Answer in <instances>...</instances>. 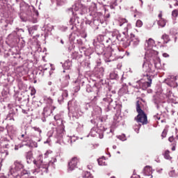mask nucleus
<instances>
[{
	"label": "nucleus",
	"instance_id": "obj_32",
	"mask_svg": "<svg viewBox=\"0 0 178 178\" xmlns=\"http://www.w3.org/2000/svg\"><path fill=\"white\" fill-rule=\"evenodd\" d=\"M95 88H97V87H95V85H94L93 87H91V85H90V84H88L86 86L87 92H92V91H94V90H95Z\"/></svg>",
	"mask_w": 178,
	"mask_h": 178
},
{
	"label": "nucleus",
	"instance_id": "obj_4",
	"mask_svg": "<svg viewBox=\"0 0 178 178\" xmlns=\"http://www.w3.org/2000/svg\"><path fill=\"white\" fill-rule=\"evenodd\" d=\"M33 163L37 166L38 168L35 169L33 173H38L40 170L43 173H48V164L44 163V161H42V155L40 154L38 157V160H33Z\"/></svg>",
	"mask_w": 178,
	"mask_h": 178
},
{
	"label": "nucleus",
	"instance_id": "obj_10",
	"mask_svg": "<svg viewBox=\"0 0 178 178\" xmlns=\"http://www.w3.org/2000/svg\"><path fill=\"white\" fill-rule=\"evenodd\" d=\"M124 44V47H130V45H131V47L136 48V47H138L140 44V38L131 33L130 40H127V42Z\"/></svg>",
	"mask_w": 178,
	"mask_h": 178
},
{
	"label": "nucleus",
	"instance_id": "obj_40",
	"mask_svg": "<svg viewBox=\"0 0 178 178\" xmlns=\"http://www.w3.org/2000/svg\"><path fill=\"white\" fill-rule=\"evenodd\" d=\"M164 158H165V159H168L169 161H170V159H172V157H170V155H169V151L168 150L165 152Z\"/></svg>",
	"mask_w": 178,
	"mask_h": 178
},
{
	"label": "nucleus",
	"instance_id": "obj_63",
	"mask_svg": "<svg viewBox=\"0 0 178 178\" xmlns=\"http://www.w3.org/2000/svg\"><path fill=\"white\" fill-rule=\"evenodd\" d=\"M3 130H5V128L0 127V133H2V131H3Z\"/></svg>",
	"mask_w": 178,
	"mask_h": 178
},
{
	"label": "nucleus",
	"instance_id": "obj_9",
	"mask_svg": "<svg viewBox=\"0 0 178 178\" xmlns=\"http://www.w3.org/2000/svg\"><path fill=\"white\" fill-rule=\"evenodd\" d=\"M68 109L69 111H72V113H69L70 118H74L75 119H79L80 118V115H81V113H78L77 111V104H76V102L74 100L68 102Z\"/></svg>",
	"mask_w": 178,
	"mask_h": 178
},
{
	"label": "nucleus",
	"instance_id": "obj_12",
	"mask_svg": "<svg viewBox=\"0 0 178 178\" xmlns=\"http://www.w3.org/2000/svg\"><path fill=\"white\" fill-rule=\"evenodd\" d=\"M89 136L91 137H97L98 136L99 138H104V130L95 127L92 128L88 137Z\"/></svg>",
	"mask_w": 178,
	"mask_h": 178
},
{
	"label": "nucleus",
	"instance_id": "obj_38",
	"mask_svg": "<svg viewBox=\"0 0 178 178\" xmlns=\"http://www.w3.org/2000/svg\"><path fill=\"white\" fill-rule=\"evenodd\" d=\"M140 128H141V124H135L134 126V129L136 133H137V134L139 133Z\"/></svg>",
	"mask_w": 178,
	"mask_h": 178
},
{
	"label": "nucleus",
	"instance_id": "obj_30",
	"mask_svg": "<svg viewBox=\"0 0 178 178\" xmlns=\"http://www.w3.org/2000/svg\"><path fill=\"white\" fill-rule=\"evenodd\" d=\"M74 92H79L80 91V81L79 80L74 82Z\"/></svg>",
	"mask_w": 178,
	"mask_h": 178
},
{
	"label": "nucleus",
	"instance_id": "obj_26",
	"mask_svg": "<svg viewBox=\"0 0 178 178\" xmlns=\"http://www.w3.org/2000/svg\"><path fill=\"white\" fill-rule=\"evenodd\" d=\"M67 95H68L67 90H63L61 94V96L58 97V102H63V99L67 98Z\"/></svg>",
	"mask_w": 178,
	"mask_h": 178
},
{
	"label": "nucleus",
	"instance_id": "obj_57",
	"mask_svg": "<svg viewBox=\"0 0 178 178\" xmlns=\"http://www.w3.org/2000/svg\"><path fill=\"white\" fill-rule=\"evenodd\" d=\"M163 58H169V54H168L167 53H163Z\"/></svg>",
	"mask_w": 178,
	"mask_h": 178
},
{
	"label": "nucleus",
	"instance_id": "obj_49",
	"mask_svg": "<svg viewBox=\"0 0 178 178\" xmlns=\"http://www.w3.org/2000/svg\"><path fill=\"white\" fill-rule=\"evenodd\" d=\"M120 92H122V94H127V91L126 90V88H122L120 90Z\"/></svg>",
	"mask_w": 178,
	"mask_h": 178
},
{
	"label": "nucleus",
	"instance_id": "obj_2",
	"mask_svg": "<svg viewBox=\"0 0 178 178\" xmlns=\"http://www.w3.org/2000/svg\"><path fill=\"white\" fill-rule=\"evenodd\" d=\"M112 96L111 95H107L106 98H104L103 100L101 102L102 107L97 106L95 108V112L96 113V115H101L102 113V109L106 111V112H109L111 111V105L112 102H113V99H111Z\"/></svg>",
	"mask_w": 178,
	"mask_h": 178
},
{
	"label": "nucleus",
	"instance_id": "obj_61",
	"mask_svg": "<svg viewBox=\"0 0 178 178\" xmlns=\"http://www.w3.org/2000/svg\"><path fill=\"white\" fill-rule=\"evenodd\" d=\"M172 1H174V2H175V3H174V6H178V1H177V0H172Z\"/></svg>",
	"mask_w": 178,
	"mask_h": 178
},
{
	"label": "nucleus",
	"instance_id": "obj_52",
	"mask_svg": "<svg viewBox=\"0 0 178 178\" xmlns=\"http://www.w3.org/2000/svg\"><path fill=\"white\" fill-rule=\"evenodd\" d=\"M122 23L120 24V26H122L124 23H127V20L126 19H121Z\"/></svg>",
	"mask_w": 178,
	"mask_h": 178
},
{
	"label": "nucleus",
	"instance_id": "obj_8",
	"mask_svg": "<svg viewBox=\"0 0 178 178\" xmlns=\"http://www.w3.org/2000/svg\"><path fill=\"white\" fill-rule=\"evenodd\" d=\"M21 137L24 139L22 140V145H19V148H22V147H28L29 148H37V147H38L37 143L30 139V138L27 136L26 132L25 134H22Z\"/></svg>",
	"mask_w": 178,
	"mask_h": 178
},
{
	"label": "nucleus",
	"instance_id": "obj_46",
	"mask_svg": "<svg viewBox=\"0 0 178 178\" xmlns=\"http://www.w3.org/2000/svg\"><path fill=\"white\" fill-rule=\"evenodd\" d=\"M172 17H177V16H178V11H177V10H174L172 12Z\"/></svg>",
	"mask_w": 178,
	"mask_h": 178
},
{
	"label": "nucleus",
	"instance_id": "obj_14",
	"mask_svg": "<svg viewBox=\"0 0 178 178\" xmlns=\"http://www.w3.org/2000/svg\"><path fill=\"white\" fill-rule=\"evenodd\" d=\"M154 65L152 64L149 63L148 61L144 60L143 64V70L146 73V74H148V73H152L154 72Z\"/></svg>",
	"mask_w": 178,
	"mask_h": 178
},
{
	"label": "nucleus",
	"instance_id": "obj_64",
	"mask_svg": "<svg viewBox=\"0 0 178 178\" xmlns=\"http://www.w3.org/2000/svg\"><path fill=\"white\" fill-rule=\"evenodd\" d=\"M88 168H89V170H91V169H92V165H88Z\"/></svg>",
	"mask_w": 178,
	"mask_h": 178
},
{
	"label": "nucleus",
	"instance_id": "obj_54",
	"mask_svg": "<svg viewBox=\"0 0 178 178\" xmlns=\"http://www.w3.org/2000/svg\"><path fill=\"white\" fill-rule=\"evenodd\" d=\"M161 137H163V138H165V137H166V130H163L162 134H161Z\"/></svg>",
	"mask_w": 178,
	"mask_h": 178
},
{
	"label": "nucleus",
	"instance_id": "obj_58",
	"mask_svg": "<svg viewBox=\"0 0 178 178\" xmlns=\"http://www.w3.org/2000/svg\"><path fill=\"white\" fill-rule=\"evenodd\" d=\"M175 139L173 138V136H171V137H170L169 138H168V140L170 141V143H173V140H174Z\"/></svg>",
	"mask_w": 178,
	"mask_h": 178
},
{
	"label": "nucleus",
	"instance_id": "obj_15",
	"mask_svg": "<svg viewBox=\"0 0 178 178\" xmlns=\"http://www.w3.org/2000/svg\"><path fill=\"white\" fill-rule=\"evenodd\" d=\"M77 163H79V159L74 157L68 163L67 172H73L75 168H77Z\"/></svg>",
	"mask_w": 178,
	"mask_h": 178
},
{
	"label": "nucleus",
	"instance_id": "obj_55",
	"mask_svg": "<svg viewBox=\"0 0 178 178\" xmlns=\"http://www.w3.org/2000/svg\"><path fill=\"white\" fill-rule=\"evenodd\" d=\"M106 44H111V42H112V40L111 39V38H108V39H106Z\"/></svg>",
	"mask_w": 178,
	"mask_h": 178
},
{
	"label": "nucleus",
	"instance_id": "obj_22",
	"mask_svg": "<svg viewBox=\"0 0 178 178\" xmlns=\"http://www.w3.org/2000/svg\"><path fill=\"white\" fill-rule=\"evenodd\" d=\"M154 102L156 105L157 109H159V105H161V104H165V101H163V99L159 97H156L154 100Z\"/></svg>",
	"mask_w": 178,
	"mask_h": 178
},
{
	"label": "nucleus",
	"instance_id": "obj_34",
	"mask_svg": "<svg viewBox=\"0 0 178 178\" xmlns=\"http://www.w3.org/2000/svg\"><path fill=\"white\" fill-rule=\"evenodd\" d=\"M162 40L164 41V44H168L169 41H170V39L169 38V35L164 34L161 37Z\"/></svg>",
	"mask_w": 178,
	"mask_h": 178
},
{
	"label": "nucleus",
	"instance_id": "obj_18",
	"mask_svg": "<svg viewBox=\"0 0 178 178\" xmlns=\"http://www.w3.org/2000/svg\"><path fill=\"white\" fill-rule=\"evenodd\" d=\"M77 139H78V138L74 136H67L66 138H64L63 139V141L64 144H70V145H72V144H73V143H75Z\"/></svg>",
	"mask_w": 178,
	"mask_h": 178
},
{
	"label": "nucleus",
	"instance_id": "obj_19",
	"mask_svg": "<svg viewBox=\"0 0 178 178\" xmlns=\"http://www.w3.org/2000/svg\"><path fill=\"white\" fill-rule=\"evenodd\" d=\"M69 23L71 26H77V24H80V19L79 18V15H76V14L73 15L72 18L70 19Z\"/></svg>",
	"mask_w": 178,
	"mask_h": 178
},
{
	"label": "nucleus",
	"instance_id": "obj_20",
	"mask_svg": "<svg viewBox=\"0 0 178 178\" xmlns=\"http://www.w3.org/2000/svg\"><path fill=\"white\" fill-rule=\"evenodd\" d=\"M43 101L44 104H46L47 106H53L52 104H54V100L51 97L44 96Z\"/></svg>",
	"mask_w": 178,
	"mask_h": 178
},
{
	"label": "nucleus",
	"instance_id": "obj_53",
	"mask_svg": "<svg viewBox=\"0 0 178 178\" xmlns=\"http://www.w3.org/2000/svg\"><path fill=\"white\" fill-rule=\"evenodd\" d=\"M154 119H155V120H159V119H161V116H159V115H154Z\"/></svg>",
	"mask_w": 178,
	"mask_h": 178
},
{
	"label": "nucleus",
	"instance_id": "obj_28",
	"mask_svg": "<svg viewBox=\"0 0 178 178\" xmlns=\"http://www.w3.org/2000/svg\"><path fill=\"white\" fill-rule=\"evenodd\" d=\"M110 79L111 80H119V74L116 72H112L110 73Z\"/></svg>",
	"mask_w": 178,
	"mask_h": 178
},
{
	"label": "nucleus",
	"instance_id": "obj_41",
	"mask_svg": "<svg viewBox=\"0 0 178 178\" xmlns=\"http://www.w3.org/2000/svg\"><path fill=\"white\" fill-rule=\"evenodd\" d=\"M118 138L121 141H126V140H127L126 138V135L124 134H122V135L118 136Z\"/></svg>",
	"mask_w": 178,
	"mask_h": 178
},
{
	"label": "nucleus",
	"instance_id": "obj_3",
	"mask_svg": "<svg viewBox=\"0 0 178 178\" xmlns=\"http://www.w3.org/2000/svg\"><path fill=\"white\" fill-rule=\"evenodd\" d=\"M24 168V165L22 163V161H16L14 163V165L10 168L8 172V176L10 178L17 177L19 172H22Z\"/></svg>",
	"mask_w": 178,
	"mask_h": 178
},
{
	"label": "nucleus",
	"instance_id": "obj_31",
	"mask_svg": "<svg viewBox=\"0 0 178 178\" xmlns=\"http://www.w3.org/2000/svg\"><path fill=\"white\" fill-rule=\"evenodd\" d=\"M158 24L160 27H165V26H166V20L163 18L160 19L158 22Z\"/></svg>",
	"mask_w": 178,
	"mask_h": 178
},
{
	"label": "nucleus",
	"instance_id": "obj_1",
	"mask_svg": "<svg viewBox=\"0 0 178 178\" xmlns=\"http://www.w3.org/2000/svg\"><path fill=\"white\" fill-rule=\"evenodd\" d=\"M104 61L108 63L109 62H113L116 59H122L124 56V50L119 47L112 49V47H108L106 51L104 54Z\"/></svg>",
	"mask_w": 178,
	"mask_h": 178
},
{
	"label": "nucleus",
	"instance_id": "obj_25",
	"mask_svg": "<svg viewBox=\"0 0 178 178\" xmlns=\"http://www.w3.org/2000/svg\"><path fill=\"white\" fill-rule=\"evenodd\" d=\"M152 173V168H151L150 166H146L145 168H144V175L145 176H151Z\"/></svg>",
	"mask_w": 178,
	"mask_h": 178
},
{
	"label": "nucleus",
	"instance_id": "obj_45",
	"mask_svg": "<svg viewBox=\"0 0 178 178\" xmlns=\"http://www.w3.org/2000/svg\"><path fill=\"white\" fill-rule=\"evenodd\" d=\"M136 27H142L143 26V22L140 19L137 20L136 23Z\"/></svg>",
	"mask_w": 178,
	"mask_h": 178
},
{
	"label": "nucleus",
	"instance_id": "obj_42",
	"mask_svg": "<svg viewBox=\"0 0 178 178\" xmlns=\"http://www.w3.org/2000/svg\"><path fill=\"white\" fill-rule=\"evenodd\" d=\"M28 30L30 35H33V34H34V31H35V26L30 27L29 28Z\"/></svg>",
	"mask_w": 178,
	"mask_h": 178
},
{
	"label": "nucleus",
	"instance_id": "obj_16",
	"mask_svg": "<svg viewBox=\"0 0 178 178\" xmlns=\"http://www.w3.org/2000/svg\"><path fill=\"white\" fill-rule=\"evenodd\" d=\"M110 38L111 39L112 42H116L117 41H124V40L122 38L120 33H119V31L118 30L112 32L111 37H110Z\"/></svg>",
	"mask_w": 178,
	"mask_h": 178
},
{
	"label": "nucleus",
	"instance_id": "obj_6",
	"mask_svg": "<svg viewBox=\"0 0 178 178\" xmlns=\"http://www.w3.org/2000/svg\"><path fill=\"white\" fill-rule=\"evenodd\" d=\"M136 112H138V115L135 118V120L138 123H142V124H147L148 123V120L147 119V114L141 109L138 102L136 104Z\"/></svg>",
	"mask_w": 178,
	"mask_h": 178
},
{
	"label": "nucleus",
	"instance_id": "obj_5",
	"mask_svg": "<svg viewBox=\"0 0 178 178\" xmlns=\"http://www.w3.org/2000/svg\"><path fill=\"white\" fill-rule=\"evenodd\" d=\"M154 44H155V42L152 38H149L148 40L145 42V49L146 51L145 52L146 56L154 58V56H155L156 55H158V51L152 49V48H154Z\"/></svg>",
	"mask_w": 178,
	"mask_h": 178
},
{
	"label": "nucleus",
	"instance_id": "obj_43",
	"mask_svg": "<svg viewBox=\"0 0 178 178\" xmlns=\"http://www.w3.org/2000/svg\"><path fill=\"white\" fill-rule=\"evenodd\" d=\"M72 58H73V59H79V58H80V55H79V53L78 52H74L73 54H72Z\"/></svg>",
	"mask_w": 178,
	"mask_h": 178
},
{
	"label": "nucleus",
	"instance_id": "obj_35",
	"mask_svg": "<svg viewBox=\"0 0 178 178\" xmlns=\"http://www.w3.org/2000/svg\"><path fill=\"white\" fill-rule=\"evenodd\" d=\"M51 1H56L57 6H63V5H65V3H66V0H51Z\"/></svg>",
	"mask_w": 178,
	"mask_h": 178
},
{
	"label": "nucleus",
	"instance_id": "obj_27",
	"mask_svg": "<svg viewBox=\"0 0 178 178\" xmlns=\"http://www.w3.org/2000/svg\"><path fill=\"white\" fill-rule=\"evenodd\" d=\"M69 80H70V76L66 75L65 79L62 81V87H67V86H69Z\"/></svg>",
	"mask_w": 178,
	"mask_h": 178
},
{
	"label": "nucleus",
	"instance_id": "obj_51",
	"mask_svg": "<svg viewBox=\"0 0 178 178\" xmlns=\"http://www.w3.org/2000/svg\"><path fill=\"white\" fill-rule=\"evenodd\" d=\"M76 44H78V45H83V40H81V39H77Z\"/></svg>",
	"mask_w": 178,
	"mask_h": 178
},
{
	"label": "nucleus",
	"instance_id": "obj_44",
	"mask_svg": "<svg viewBox=\"0 0 178 178\" xmlns=\"http://www.w3.org/2000/svg\"><path fill=\"white\" fill-rule=\"evenodd\" d=\"M33 105L35 106V108H38V107L41 106V103H40V102L35 101V102H33Z\"/></svg>",
	"mask_w": 178,
	"mask_h": 178
},
{
	"label": "nucleus",
	"instance_id": "obj_24",
	"mask_svg": "<svg viewBox=\"0 0 178 178\" xmlns=\"http://www.w3.org/2000/svg\"><path fill=\"white\" fill-rule=\"evenodd\" d=\"M26 158L27 163H31L32 162H34V159L33 158V153H31V152H29L26 154Z\"/></svg>",
	"mask_w": 178,
	"mask_h": 178
},
{
	"label": "nucleus",
	"instance_id": "obj_37",
	"mask_svg": "<svg viewBox=\"0 0 178 178\" xmlns=\"http://www.w3.org/2000/svg\"><path fill=\"white\" fill-rule=\"evenodd\" d=\"M170 177H177L178 175L177 172L175 170H171L168 173Z\"/></svg>",
	"mask_w": 178,
	"mask_h": 178
},
{
	"label": "nucleus",
	"instance_id": "obj_39",
	"mask_svg": "<svg viewBox=\"0 0 178 178\" xmlns=\"http://www.w3.org/2000/svg\"><path fill=\"white\" fill-rule=\"evenodd\" d=\"M95 9H97V4H95V3H91L89 7V10L90 11H92V10H95Z\"/></svg>",
	"mask_w": 178,
	"mask_h": 178
},
{
	"label": "nucleus",
	"instance_id": "obj_56",
	"mask_svg": "<svg viewBox=\"0 0 178 178\" xmlns=\"http://www.w3.org/2000/svg\"><path fill=\"white\" fill-rule=\"evenodd\" d=\"M35 95V89H32L31 92V95Z\"/></svg>",
	"mask_w": 178,
	"mask_h": 178
},
{
	"label": "nucleus",
	"instance_id": "obj_17",
	"mask_svg": "<svg viewBox=\"0 0 178 178\" xmlns=\"http://www.w3.org/2000/svg\"><path fill=\"white\" fill-rule=\"evenodd\" d=\"M54 109H55V106H46L43 108V116H44V118H48V116H50V115L52 113V111H54Z\"/></svg>",
	"mask_w": 178,
	"mask_h": 178
},
{
	"label": "nucleus",
	"instance_id": "obj_62",
	"mask_svg": "<svg viewBox=\"0 0 178 178\" xmlns=\"http://www.w3.org/2000/svg\"><path fill=\"white\" fill-rule=\"evenodd\" d=\"M158 16H159V19H162V11H160Z\"/></svg>",
	"mask_w": 178,
	"mask_h": 178
},
{
	"label": "nucleus",
	"instance_id": "obj_36",
	"mask_svg": "<svg viewBox=\"0 0 178 178\" xmlns=\"http://www.w3.org/2000/svg\"><path fill=\"white\" fill-rule=\"evenodd\" d=\"M83 178H94V176H92V175L91 174V172H85L83 175Z\"/></svg>",
	"mask_w": 178,
	"mask_h": 178
},
{
	"label": "nucleus",
	"instance_id": "obj_60",
	"mask_svg": "<svg viewBox=\"0 0 178 178\" xmlns=\"http://www.w3.org/2000/svg\"><path fill=\"white\" fill-rule=\"evenodd\" d=\"M111 5H113L114 6H116L118 3H116V0H115L114 2L111 1Z\"/></svg>",
	"mask_w": 178,
	"mask_h": 178
},
{
	"label": "nucleus",
	"instance_id": "obj_50",
	"mask_svg": "<svg viewBox=\"0 0 178 178\" xmlns=\"http://www.w3.org/2000/svg\"><path fill=\"white\" fill-rule=\"evenodd\" d=\"M54 120H60V114H57L54 116Z\"/></svg>",
	"mask_w": 178,
	"mask_h": 178
},
{
	"label": "nucleus",
	"instance_id": "obj_21",
	"mask_svg": "<svg viewBox=\"0 0 178 178\" xmlns=\"http://www.w3.org/2000/svg\"><path fill=\"white\" fill-rule=\"evenodd\" d=\"M165 96L167 97L170 102H173L175 101V95H173L172 91H170V90H167Z\"/></svg>",
	"mask_w": 178,
	"mask_h": 178
},
{
	"label": "nucleus",
	"instance_id": "obj_48",
	"mask_svg": "<svg viewBox=\"0 0 178 178\" xmlns=\"http://www.w3.org/2000/svg\"><path fill=\"white\" fill-rule=\"evenodd\" d=\"M33 130H35V131H38V133H40V134H41V133H42V131H41L40 129V128L37 127H33Z\"/></svg>",
	"mask_w": 178,
	"mask_h": 178
},
{
	"label": "nucleus",
	"instance_id": "obj_11",
	"mask_svg": "<svg viewBox=\"0 0 178 178\" xmlns=\"http://www.w3.org/2000/svg\"><path fill=\"white\" fill-rule=\"evenodd\" d=\"M68 13L70 15H75L76 16L83 15V13H81V4L76 3L72 8H68Z\"/></svg>",
	"mask_w": 178,
	"mask_h": 178
},
{
	"label": "nucleus",
	"instance_id": "obj_23",
	"mask_svg": "<svg viewBox=\"0 0 178 178\" xmlns=\"http://www.w3.org/2000/svg\"><path fill=\"white\" fill-rule=\"evenodd\" d=\"M63 67L64 70H70L72 67V61L70 60H65V62L63 64Z\"/></svg>",
	"mask_w": 178,
	"mask_h": 178
},
{
	"label": "nucleus",
	"instance_id": "obj_33",
	"mask_svg": "<svg viewBox=\"0 0 178 178\" xmlns=\"http://www.w3.org/2000/svg\"><path fill=\"white\" fill-rule=\"evenodd\" d=\"M97 74H99V77H102L104 76V73L105 72V70L104 69L103 67H101L98 68L97 70Z\"/></svg>",
	"mask_w": 178,
	"mask_h": 178
},
{
	"label": "nucleus",
	"instance_id": "obj_59",
	"mask_svg": "<svg viewBox=\"0 0 178 178\" xmlns=\"http://www.w3.org/2000/svg\"><path fill=\"white\" fill-rule=\"evenodd\" d=\"M131 178H140V175H134L131 176Z\"/></svg>",
	"mask_w": 178,
	"mask_h": 178
},
{
	"label": "nucleus",
	"instance_id": "obj_13",
	"mask_svg": "<svg viewBox=\"0 0 178 178\" xmlns=\"http://www.w3.org/2000/svg\"><path fill=\"white\" fill-rule=\"evenodd\" d=\"M176 80H177V76L170 75L165 80V81L170 87H177V82H176Z\"/></svg>",
	"mask_w": 178,
	"mask_h": 178
},
{
	"label": "nucleus",
	"instance_id": "obj_7",
	"mask_svg": "<svg viewBox=\"0 0 178 178\" xmlns=\"http://www.w3.org/2000/svg\"><path fill=\"white\" fill-rule=\"evenodd\" d=\"M145 80L138 81L137 83L138 86L136 85V88H142V90H147L148 87H151V84H152V78L149 74H146L144 75Z\"/></svg>",
	"mask_w": 178,
	"mask_h": 178
},
{
	"label": "nucleus",
	"instance_id": "obj_29",
	"mask_svg": "<svg viewBox=\"0 0 178 178\" xmlns=\"http://www.w3.org/2000/svg\"><path fill=\"white\" fill-rule=\"evenodd\" d=\"M97 162L99 166H106V162L105 161V156L98 159Z\"/></svg>",
	"mask_w": 178,
	"mask_h": 178
},
{
	"label": "nucleus",
	"instance_id": "obj_47",
	"mask_svg": "<svg viewBox=\"0 0 178 178\" xmlns=\"http://www.w3.org/2000/svg\"><path fill=\"white\" fill-rule=\"evenodd\" d=\"M7 118L8 120H15V119H13V113H9Z\"/></svg>",
	"mask_w": 178,
	"mask_h": 178
}]
</instances>
